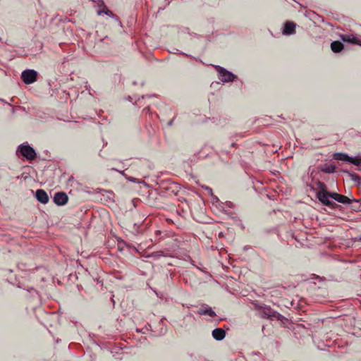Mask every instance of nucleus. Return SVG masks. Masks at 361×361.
<instances>
[{"mask_svg": "<svg viewBox=\"0 0 361 361\" xmlns=\"http://www.w3.org/2000/svg\"><path fill=\"white\" fill-rule=\"evenodd\" d=\"M259 314L261 317L264 319L276 318L277 320H281L283 318L281 314L267 306L261 307Z\"/></svg>", "mask_w": 361, "mask_h": 361, "instance_id": "f257e3e1", "label": "nucleus"}, {"mask_svg": "<svg viewBox=\"0 0 361 361\" xmlns=\"http://www.w3.org/2000/svg\"><path fill=\"white\" fill-rule=\"evenodd\" d=\"M219 73V79L223 82L233 81L236 76L231 72L219 66H214Z\"/></svg>", "mask_w": 361, "mask_h": 361, "instance_id": "f03ea898", "label": "nucleus"}, {"mask_svg": "<svg viewBox=\"0 0 361 361\" xmlns=\"http://www.w3.org/2000/svg\"><path fill=\"white\" fill-rule=\"evenodd\" d=\"M21 78L25 84H32L37 79V72L32 69L25 70L21 73Z\"/></svg>", "mask_w": 361, "mask_h": 361, "instance_id": "7ed1b4c3", "label": "nucleus"}, {"mask_svg": "<svg viewBox=\"0 0 361 361\" xmlns=\"http://www.w3.org/2000/svg\"><path fill=\"white\" fill-rule=\"evenodd\" d=\"M18 151L21 155L25 157L27 160H33L36 157V152L35 149L30 145H20Z\"/></svg>", "mask_w": 361, "mask_h": 361, "instance_id": "20e7f679", "label": "nucleus"}, {"mask_svg": "<svg viewBox=\"0 0 361 361\" xmlns=\"http://www.w3.org/2000/svg\"><path fill=\"white\" fill-rule=\"evenodd\" d=\"M331 195L332 193L329 192H317V197L318 200L326 206H331L333 204V202L330 200Z\"/></svg>", "mask_w": 361, "mask_h": 361, "instance_id": "39448f33", "label": "nucleus"}, {"mask_svg": "<svg viewBox=\"0 0 361 361\" xmlns=\"http://www.w3.org/2000/svg\"><path fill=\"white\" fill-rule=\"evenodd\" d=\"M68 200V195L63 192H58L55 193L54 202L59 206H63L67 203Z\"/></svg>", "mask_w": 361, "mask_h": 361, "instance_id": "423d86ee", "label": "nucleus"}, {"mask_svg": "<svg viewBox=\"0 0 361 361\" xmlns=\"http://www.w3.org/2000/svg\"><path fill=\"white\" fill-rule=\"evenodd\" d=\"M35 197L37 200L42 204H47L49 202V196L42 189H39L36 191Z\"/></svg>", "mask_w": 361, "mask_h": 361, "instance_id": "0eeeda50", "label": "nucleus"}, {"mask_svg": "<svg viewBox=\"0 0 361 361\" xmlns=\"http://www.w3.org/2000/svg\"><path fill=\"white\" fill-rule=\"evenodd\" d=\"M296 25L293 22L288 21L284 24L283 33L284 35H290L295 32Z\"/></svg>", "mask_w": 361, "mask_h": 361, "instance_id": "6e6552de", "label": "nucleus"}, {"mask_svg": "<svg viewBox=\"0 0 361 361\" xmlns=\"http://www.w3.org/2000/svg\"><path fill=\"white\" fill-rule=\"evenodd\" d=\"M331 198L344 204H348L351 202V200L347 196L336 192H332Z\"/></svg>", "mask_w": 361, "mask_h": 361, "instance_id": "1a4fd4ad", "label": "nucleus"}, {"mask_svg": "<svg viewBox=\"0 0 361 361\" xmlns=\"http://www.w3.org/2000/svg\"><path fill=\"white\" fill-rule=\"evenodd\" d=\"M212 336L213 338L218 341H222L226 336V331L221 328H216L212 331Z\"/></svg>", "mask_w": 361, "mask_h": 361, "instance_id": "9d476101", "label": "nucleus"}, {"mask_svg": "<svg viewBox=\"0 0 361 361\" xmlns=\"http://www.w3.org/2000/svg\"><path fill=\"white\" fill-rule=\"evenodd\" d=\"M100 6H102L103 7V9L102 10H98L97 11V15L98 16H101L102 14L104 13L106 14V16H109V17H111V18H116V16L114 15L112 11H111L110 10H109L106 6H105L104 3L103 1L100 0V4H99Z\"/></svg>", "mask_w": 361, "mask_h": 361, "instance_id": "9b49d317", "label": "nucleus"}, {"mask_svg": "<svg viewBox=\"0 0 361 361\" xmlns=\"http://www.w3.org/2000/svg\"><path fill=\"white\" fill-rule=\"evenodd\" d=\"M198 314L200 315H209L213 317L216 315V313L209 307H202L198 310Z\"/></svg>", "mask_w": 361, "mask_h": 361, "instance_id": "f8f14e48", "label": "nucleus"}, {"mask_svg": "<svg viewBox=\"0 0 361 361\" xmlns=\"http://www.w3.org/2000/svg\"><path fill=\"white\" fill-rule=\"evenodd\" d=\"M342 39L344 42H350L355 44H359L360 43V39L353 35H343Z\"/></svg>", "mask_w": 361, "mask_h": 361, "instance_id": "ddd939ff", "label": "nucleus"}, {"mask_svg": "<svg viewBox=\"0 0 361 361\" xmlns=\"http://www.w3.org/2000/svg\"><path fill=\"white\" fill-rule=\"evenodd\" d=\"M334 157L335 159L347 161L349 163L350 161V159H352V157H350L344 153H336L334 154Z\"/></svg>", "mask_w": 361, "mask_h": 361, "instance_id": "4468645a", "label": "nucleus"}, {"mask_svg": "<svg viewBox=\"0 0 361 361\" xmlns=\"http://www.w3.org/2000/svg\"><path fill=\"white\" fill-rule=\"evenodd\" d=\"M331 48L334 52L338 53L343 49V44L339 41H334L331 42Z\"/></svg>", "mask_w": 361, "mask_h": 361, "instance_id": "2eb2a0df", "label": "nucleus"}, {"mask_svg": "<svg viewBox=\"0 0 361 361\" xmlns=\"http://www.w3.org/2000/svg\"><path fill=\"white\" fill-rule=\"evenodd\" d=\"M318 191L317 192H327V187L326 185L321 181H317L316 183Z\"/></svg>", "mask_w": 361, "mask_h": 361, "instance_id": "dca6fc26", "label": "nucleus"}, {"mask_svg": "<svg viewBox=\"0 0 361 361\" xmlns=\"http://www.w3.org/2000/svg\"><path fill=\"white\" fill-rule=\"evenodd\" d=\"M336 167L334 165H325L324 166L321 168V171L326 173H334L335 171Z\"/></svg>", "mask_w": 361, "mask_h": 361, "instance_id": "f3484780", "label": "nucleus"}, {"mask_svg": "<svg viewBox=\"0 0 361 361\" xmlns=\"http://www.w3.org/2000/svg\"><path fill=\"white\" fill-rule=\"evenodd\" d=\"M350 163L357 166H361V154H359L355 157H352V159H350Z\"/></svg>", "mask_w": 361, "mask_h": 361, "instance_id": "a211bd4d", "label": "nucleus"}, {"mask_svg": "<svg viewBox=\"0 0 361 361\" xmlns=\"http://www.w3.org/2000/svg\"><path fill=\"white\" fill-rule=\"evenodd\" d=\"M348 175L350 176V179L357 184L360 183L361 179L358 175L355 173L347 172Z\"/></svg>", "mask_w": 361, "mask_h": 361, "instance_id": "6ab92c4d", "label": "nucleus"}, {"mask_svg": "<svg viewBox=\"0 0 361 361\" xmlns=\"http://www.w3.org/2000/svg\"><path fill=\"white\" fill-rule=\"evenodd\" d=\"M128 180L132 183H140L136 178L128 177Z\"/></svg>", "mask_w": 361, "mask_h": 361, "instance_id": "aec40b11", "label": "nucleus"}, {"mask_svg": "<svg viewBox=\"0 0 361 361\" xmlns=\"http://www.w3.org/2000/svg\"><path fill=\"white\" fill-rule=\"evenodd\" d=\"M205 189L212 192V189L209 187H205Z\"/></svg>", "mask_w": 361, "mask_h": 361, "instance_id": "412c9836", "label": "nucleus"}, {"mask_svg": "<svg viewBox=\"0 0 361 361\" xmlns=\"http://www.w3.org/2000/svg\"><path fill=\"white\" fill-rule=\"evenodd\" d=\"M85 87H86L87 90H89V87H90L89 86L86 85Z\"/></svg>", "mask_w": 361, "mask_h": 361, "instance_id": "4be33fe9", "label": "nucleus"}, {"mask_svg": "<svg viewBox=\"0 0 361 361\" xmlns=\"http://www.w3.org/2000/svg\"><path fill=\"white\" fill-rule=\"evenodd\" d=\"M121 174L124 175V172L123 171H119Z\"/></svg>", "mask_w": 361, "mask_h": 361, "instance_id": "5701e85b", "label": "nucleus"}, {"mask_svg": "<svg viewBox=\"0 0 361 361\" xmlns=\"http://www.w3.org/2000/svg\"><path fill=\"white\" fill-rule=\"evenodd\" d=\"M358 45H360L361 46V39H360V43Z\"/></svg>", "mask_w": 361, "mask_h": 361, "instance_id": "b1692460", "label": "nucleus"}, {"mask_svg": "<svg viewBox=\"0 0 361 361\" xmlns=\"http://www.w3.org/2000/svg\"><path fill=\"white\" fill-rule=\"evenodd\" d=\"M360 240H361V236H360Z\"/></svg>", "mask_w": 361, "mask_h": 361, "instance_id": "393cba45", "label": "nucleus"}]
</instances>
